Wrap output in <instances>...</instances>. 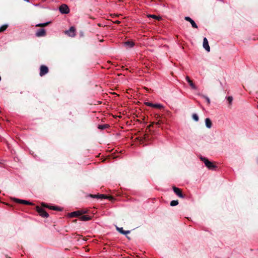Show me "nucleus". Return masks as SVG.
Here are the masks:
<instances>
[{
    "instance_id": "nucleus-3",
    "label": "nucleus",
    "mask_w": 258,
    "mask_h": 258,
    "mask_svg": "<svg viewBox=\"0 0 258 258\" xmlns=\"http://www.w3.org/2000/svg\"><path fill=\"white\" fill-rule=\"evenodd\" d=\"M48 68L44 65H41L40 68L39 75L42 77L48 73Z\"/></svg>"
},
{
    "instance_id": "nucleus-1",
    "label": "nucleus",
    "mask_w": 258,
    "mask_h": 258,
    "mask_svg": "<svg viewBox=\"0 0 258 258\" xmlns=\"http://www.w3.org/2000/svg\"><path fill=\"white\" fill-rule=\"evenodd\" d=\"M201 159L204 162L205 166L209 169H213L215 168V166L213 163L209 161L207 158L201 157Z\"/></svg>"
},
{
    "instance_id": "nucleus-12",
    "label": "nucleus",
    "mask_w": 258,
    "mask_h": 258,
    "mask_svg": "<svg viewBox=\"0 0 258 258\" xmlns=\"http://www.w3.org/2000/svg\"><path fill=\"white\" fill-rule=\"evenodd\" d=\"M205 124L208 128H210L212 126V122L210 118H206L205 119Z\"/></svg>"
},
{
    "instance_id": "nucleus-28",
    "label": "nucleus",
    "mask_w": 258,
    "mask_h": 258,
    "mask_svg": "<svg viewBox=\"0 0 258 258\" xmlns=\"http://www.w3.org/2000/svg\"><path fill=\"white\" fill-rule=\"evenodd\" d=\"M41 205L42 207H45V208H47V207H48V205H47V204H46L45 203L42 202V203H41Z\"/></svg>"
},
{
    "instance_id": "nucleus-15",
    "label": "nucleus",
    "mask_w": 258,
    "mask_h": 258,
    "mask_svg": "<svg viewBox=\"0 0 258 258\" xmlns=\"http://www.w3.org/2000/svg\"><path fill=\"white\" fill-rule=\"evenodd\" d=\"M124 45L128 48L132 47L134 45V43L132 41H126L124 42Z\"/></svg>"
},
{
    "instance_id": "nucleus-10",
    "label": "nucleus",
    "mask_w": 258,
    "mask_h": 258,
    "mask_svg": "<svg viewBox=\"0 0 258 258\" xmlns=\"http://www.w3.org/2000/svg\"><path fill=\"white\" fill-rule=\"evenodd\" d=\"M185 20L187 21H188L189 22H190V23L191 24L192 27L194 28H198V26L196 24V23L195 22V21L191 19L189 17H185L184 18Z\"/></svg>"
},
{
    "instance_id": "nucleus-29",
    "label": "nucleus",
    "mask_w": 258,
    "mask_h": 258,
    "mask_svg": "<svg viewBox=\"0 0 258 258\" xmlns=\"http://www.w3.org/2000/svg\"><path fill=\"white\" fill-rule=\"evenodd\" d=\"M70 12V9L67 5H66V14H68Z\"/></svg>"
},
{
    "instance_id": "nucleus-26",
    "label": "nucleus",
    "mask_w": 258,
    "mask_h": 258,
    "mask_svg": "<svg viewBox=\"0 0 258 258\" xmlns=\"http://www.w3.org/2000/svg\"><path fill=\"white\" fill-rule=\"evenodd\" d=\"M145 104L148 106H150V107H152L153 106V103H151V102H145Z\"/></svg>"
},
{
    "instance_id": "nucleus-32",
    "label": "nucleus",
    "mask_w": 258,
    "mask_h": 258,
    "mask_svg": "<svg viewBox=\"0 0 258 258\" xmlns=\"http://www.w3.org/2000/svg\"><path fill=\"white\" fill-rule=\"evenodd\" d=\"M99 197L101 198H104L105 197V196L104 195H100L99 196Z\"/></svg>"
},
{
    "instance_id": "nucleus-25",
    "label": "nucleus",
    "mask_w": 258,
    "mask_h": 258,
    "mask_svg": "<svg viewBox=\"0 0 258 258\" xmlns=\"http://www.w3.org/2000/svg\"><path fill=\"white\" fill-rule=\"evenodd\" d=\"M203 97L206 100L208 104L210 105V100L209 98L208 97H207V96H204Z\"/></svg>"
},
{
    "instance_id": "nucleus-2",
    "label": "nucleus",
    "mask_w": 258,
    "mask_h": 258,
    "mask_svg": "<svg viewBox=\"0 0 258 258\" xmlns=\"http://www.w3.org/2000/svg\"><path fill=\"white\" fill-rule=\"evenodd\" d=\"M36 211L39 213V215L43 218H47L49 216V214L44 210L42 207L39 206L36 207Z\"/></svg>"
},
{
    "instance_id": "nucleus-21",
    "label": "nucleus",
    "mask_w": 258,
    "mask_h": 258,
    "mask_svg": "<svg viewBox=\"0 0 258 258\" xmlns=\"http://www.w3.org/2000/svg\"><path fill=\"white\" fill-rule=\"evenodd\" d=\"M148 17H151V18H153L154 19H157V20H160L161 19V17H159V16H157L156 15H149L148 16Z\"/></svg>"
},
{
    "instance_id": "nucleus-19",
    "label": "nucleus",
    "mask_w": 258,
    "mask_h": 258,
    "mask_svg": "<svg viewBox=\"0 0 258 258\" xmlns=\"http://www.w3.org/2000/svg\"><path fill=\"white\" fill-rule=\"evenodd\" d=\"M178 204V202L177 200H173L170 202V206H175Z\"/></svg>"
},
{
    "instance_id": "nucleus-31",
    "label": "nucleus",
    "mask_w": 258,
    "mask_h": 258,
    "mask_svg": "<svg viewBox=\"0 0 258 258\" xmlns=\"http://www.w3.org/2000/svg\"><path fill=\"white\" fill-rule=\"evenodd\" d=\"M161 123H162V122H161V121H160V120H159L158 122H157L156 123V124H157V125H160V124H161Z\"/></svg>"
},
{
    "instance_id": "nucleus-16",
    "label": "nucleus",
    "mask_w": 258,
    "mask_h": 258,
    "mask_svg": "<svg viewBox=\"0 0 258 258\" xmlns=\"http://www.w3.org/2000/svg\"><path fill=\"white\" fill-rule=\"evenodd\" d=\"M80 219L81 221H88V220H90L91 218L87 215H83V216H81L80 217Z\"/></svg>"
},
{
    "instance_id": "nucleus-33",
    "label": "nucleus",
    "mask_w": 258,
    "mask_h": 258,
    "mask_svg": "<svg viewBox=\"0 0 258 258\" xmlns=\"http://www.w3.org/2000/svg\"><path fill=\"white\" fill-rule=\"evenodd\" d=\"M7 258H9L8 255L6 256Z\"/></svg>"
},
{
    "instance_id": "nucleus-20",
    "label": "nucleus",
    "mask_w": 258,
    "mask_h": 258,
    "mask_svg": "<svg viewBox=\"0 0 258 258\" xmlns=\"http://www.w3.org/2000/svg\"><path fill=\"white\" fill-rule=\"evenodd\" d=\"M8 27V25H4L2 26H1L0 28V32H2L6 30Z\"/></svg>"
},
{
    "instance_id": "nucleus-27",
    "label": "nucleus",
    "mask_w": 258,
    "mask_h": 258,
    "mask_svg": "<svg viewBox=\"0 0 258 258\" xmlns=\"http://www.w3.org/2000/svg\"><path fill=\"white\" fill-rule=\"evenodd\" d=\"M117 230L121 233L123 234L124 231L122 228H117Z\"/></svg>"
},
{
    "instance_id": "nucleus-17",
    "label": "nucleus",
    "mask_w": 258,
    "mask_h": 258,
    "mask_svg": "<svg viewBox=\"0 0 258 258\" xmlns=\"http://www.w3.org/2000/svg\"><path fill=\"white\" fill-rule=\"evenodd\" d=\"M153 107L161 109V108H163L164 107L161 104H153Z\"/></svg>"
},
{
    "instance_id": "nucleus-22",
    "label": "nucleus",
    "mask_w": 258,
    "mask_h": 258,
    "mask_svg": "<svg viewBox=\"0 0 258 258\" xmlns=\"http://www.w3.org/2000/svg\"><path fill=\"white\" fill-rule=\"evenodd\" d=\"M192 117L196 121H198L199 120L198 115L196 113L192 114Z\"/></svg>"
},
{
    "instance_id": "nucleus-8",
    "label": "nucleus",
    "mask_w": 258,
    "mask_h": 258,
    "mask_svg": "<svg viewBox=\"0 0 258 258\" xmlns=\"http://www.w3.org/2000/svg\"><path fill=\"white\" fill-rule=\"evenodd\" d=\"M203 47L208 51L209 52L210 50V47L208 44V41L207 39L205 37L203 39Z\"/></svg>"
},
{
    "instance_id": "nucleus-4",
    "label": "nucleus",
    "mask_w": 258,
    "mask_h": 258,
    "mask_svg": "<svg viewBox=\"0 0 258 258\" xmlns=\"http://www.w3.org/2000/svg\"><path fill=\"white\" fill-rule=\"evenodd\" d=\"M66 34L70 37H74L76 35V29L74 27H71L68 31H66Z\"/></svg>"
},
{
    "instance_id": "nucleus-23",
    "label": "nucleus",
    "mask_w": 258,
    "mask_h": 258,
    "mask_svg": "<svg viewBox=\"0 0 258 258\" xmlns=\"http://www.w3.org/2000/svg\"><path fill=\"white\" fill-rule=\"evenodd\" d=\"M227 101H228V102L229 104L230 105H231V103H232V100H233V98H232V96H228V97H227Z\"/></svg>"
},
{
    "instance_id": "nucleus-6",
    "label": "nucleus",
    "mask_w": 258,
    "mask_h": 258,
    "mask_svg": "<svg viewBox=\"0 0 258 258\" xmlns=\"http://www.w3.org/2000/svg\"><path fill=\"white\" fill-rule=\"evenodd\" d=\"M13 200L14 201H15L17 203L25 204V205H33L32 203H30L29 201H26V200H20V199H16V198H14Z\"/></svg>"
},
{
    "instance_id": "nucleus-14",
    "label": "nucleus",
    "mask_w": 258,
    "mask_h": 258,
    "mask_svg": "<svg viewBox=\"0 0 258 258\" xmlns=\"http://www.w3.org/2000/svg\"><path fill=\"white\" fill-rule=\"evenodd\" d=\"M51 23V22L49 21V22H46L45 23H40V24H37L36 25V27H46V26H48L49 24H50Z\"/></svg>"
},
{
    "instance_id": "nucleus-13",
    "label": "nucleus",
    "mask_w": 258,
    "mask_h": 258,
    "mask_svg": "<svg viewBox=\"0 0 258 258\" xmlns=\"http://www.w3.org/2000/svg\"><path fill=\"white\" fill-rule=\"evenodd\" d=\"M186 80L188 82L189 85L192 89H196V86L194 85V84L192 83V82L190 80L188 76H187L186 77Z\"/></svg>"
},
{
    "instance_id": "nucleus-30",
    "label": "nucleus",
    "mask_w": 258,
    "mask_h": 258,
    "mask_svg": "<svg viewBox=\"0 0 258 258\" xmlns=\"http://www.w3.org/2000/svg\"><path fill=\"white\" fill-rule=\"evenodd\" d=\"M130 230H127V231H124V232H123V234H129L130 233Z\"/></svg>"
},
{
    "instance_id": "nucleus-18",
    "label": "nucleus",
    "mask_w": 258,
    "mask_h": 258,
    "mask_svg": "<svg viewBox=\"0 0 258 258\" xmlns=\"http://www.w3.org/2000/svg\"><path fill=\"white\" fill-rule=\"evenodd\" d=\"M59 11L61 14H64V4H62L59 7Z\"/></svg>"
},
{
    "instance_id": "nucleus-5",
    "label": "nucleus",
    "mask_w": 258,
    "mask_h": 258,
    "mask_svg": "<svg viewBox=\"0 0 258 258\" xmlns=\"http://www.w3.org/2000/svg\"><path fill=\"white\" fill-rule=\"evenodd\" d=\"M173 191L175 192V194L177 196H178L179 198H184V197L183 195V194H182L181 190L180 188L174 186L173 187Z\"/></svg>"
},
{
    "instance_id": "nucleus-24",
    "label": "nucleus",
    "mask_w": 258,
    "mask_h": 258,
    "mask_svg": "<svg viewBox=\"0 0 258 258\" xmlns=\"http://www.w3.org/2000/svg\"><path fill=\"white\" fill-rule=\"evenodd\" d=\"M107 127V124H103V125H99L98 126V128L101 130H103L106 128Z\"/></svg>"
},
{
    "instance_id": "nucleus-11",
    "label": "nucleus",
    "mask_w": 258,
    "mask_h": 258,
    "mask_svg": "<svg viewBox=\"0 0 258 258\" xmlns=\"http://www.w3.org/2000/svg\"><path fill=\"white\" fill-rule=\"evenodd\" d=\"M47 208H48L50 210H55V211H61L63 210V208H60V207H57V206H49V205H48V207H47Z\"/></svg>"
},
{
    "instance_id": "nucleus-9",
    "label": "nucleus",
    "mask_w": 258,
    "mask_h": 258,
    "mask_svg": "<svg viewBox=\"0 0 258 258\" xmlns=\"http://www.w3.org/2000/svg\"><path fill=\"white\" fill-rule=\"evenodd\" d=\"M36 35L37 37H42L46 35V31L44 29H40L38 30L36 33Z\"/></svg>"
},
{
    "instance_id": "nucleus-7",
    "label": "nucleus",
    "mask_w": 258,
    "mask_h": 258,
    "mask_svg": "<svg viewBox=\"0 0 258 258\" xmlns=\"http://www.w3.org/2000/svg\"><path fill=\"white\" fill-rule=\"evenodd\" d=\"M82 214V212H81V211H74V212L69 213L68 214V216L70 218L76 217L79 216H80Z\"/></svg>"
}]
</instances>
